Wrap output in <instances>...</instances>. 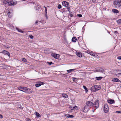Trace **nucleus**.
Instances as JSON below:
<instances>
[{
  "label": "nucleus",
  "instance_id": "obj_1",
  "mask_svg": "<svg viewBox=\"0 0 121 121\" xmlns=\"http://www.w3.org/2000/svg\"><path fill=\"white\" fill-rule=\"evenodd\" d=\"M18 89L20 91L28 94L32 93V91L31 89L24 86H19Z\"/></svg>",
  "mask_w": 121,
  "mask_h": 121
},
{
  "label": "nucleus",
  "instance_id": "obj_2",
  "mask_svg": "<svg viewBox=\"0 0 121 121\" xmlns=\"http://www.w3.org/2000/svg\"><path fill=\"white\" fill-rule=\"evenodd\" d=\"M114 6L116 8H119L121 6V0H115L113 3Z\"/></svg>",
  "mask_w": 121,
  "mask_h": 121
},
{
  "label": "nucleus",
  "instance_id": "obj_3",
  "mask_svg": "<svg viewBox=\"0 0 121 121\" xmlns=\"http://www.w3.org/2000/svg\"><path fill=\"white\" fill-rule=\"evenodd\" d=\"M101 88V87L100 85H96L92 86L91 90L92 92H95L99 90Z\"/></svg>",
  "mask_w": 121,
  "mask_h": 121
},
{
  "label": "nucleus",
  "instance_id": "obj_4",
  "mask_svg": "<svg viewBox=\"0 0 121 121\" xmlns=\"http://www.w3.org/2000/svg\"><path fill=\"white\" fill-rule=\"evenodd\" d=\"M90 108L86 105L84 107L81 108V110L84 112L86 113L89 110Z\"/></svg>",
  "mask_w": 121,
  "mask_h": 121
},
{
  "label": "nucleus",
  "instance_id": "obj_5",
  "mask_svg": "<svg viewBox=\"0 0 121 121\" xmlns=\"http://www.w3.org/2000/svg\"><path fill=\"white\" fill-rule=\"evenodd\" d=\"M99 100H96L95 101L94 103H93V106L95 107V109L99 108Z\"/></svg>",
  "mask_w": 121,
  "mask_h": 121
},
{
  "label": "nucleus",
  "instance_id": "obj_6",
  "mask_svg": "<svg viewBox=\"0 0 121 121\" xmlns=\"http://www.w3.org/2000/svg\"><path fill=\"white\" fill-rule=\"evenodd\" d=\"M86 105L90 108L93 106V103L91 101H87L86 102Z\"/></svg>",
  "mask_w": 121,
  "mask_h": 121
},
{
  "label": "nucleus",
  "instance_id": "obj_7",
  "mask_svg": "<svg viewBox=\"0 0 121 121\" xmlns=\"http://www.w3.org/2000/svg\"><path fill=\"white\" fill-rule=\"evenodd\" d=\"M104 111L105 113H106L108 112L109 110V108L107 104H106L104 105Z\"/></svg>",
  "mask_w": 121,
  "mask_h": 121
},
{
  "label": "nucleus",
  "instance_id": "obj_8",
  "mask_svg": "<svg viewBox=\"0 0 121 121\" xmlns=\"http://www.w3.org/2000/svg\"><path fill=\"white\" fill-rule=\"evenodd\" d=\"M17 2L15 0L10 1L8 3V5H14L16 4Z\"/></svg>",
  "mask_w": 121,
  "mask_h": 121
},
{
  "label": "nucleus",
  "instance_id": "obj_9",
  "mask_svg": "<svg viewBox=\"0 0 121 121\" xmlns=\"http://www.w3.org/2000/svg\"><path fill=\"white\" fill-rule=\"evenodd\" d=\"M62 5L65 7H68L69 5V3L66 1H64L62 2Z\"/></svg>",
  "mask_w": 121,
  "mask_h": 121
},
{
  "label": "nucleus",
  "instance_id": "obj_10",
  "mask_svg": "<svg viewBox=\"0 0 121 121\" xmlns=\"http://www.w3.org/2000/svg\"><path fill=\"white\" fill-rule=\"evenodd\" d=\"M51 55L56 59H58L59 57V55L54 53L51 54Z\"/></svg>",
  "mask_w": 121,
  "mask_h": 121
},
{
  "label": "nucleus",
  "instance_id": "obj_11",
  "mask_svg": "<svg viewBox=\"0 0 121 121\" xmlns=\"http://www.w3.org/2000/svg\"><path fill=\"white\" fill-rule=\"evenodd\" d=\"M1 53L5 55H6L9 56H10V53L5 50H4L1 52Z\"/></svg>",
  "mask_w": 121,
  "mask_h": 121
},
{
  "label": "nucleus",
  "instance_id": "obj_12",
  "mask_svg": "<svg viewBox=\"0 0 121 121\" xmlns=\"http://www.w3.org/2000/svg\"><path fill=\"white\" fill-rule=\"evenodd\" d=\"M107 101L108 103L111 104L115 103L114 100L112 99H108V100Z\"/></svg>",
  "mask_w": 121,
  "mask_h": 121
},
{
  "label": "nucleus",
  "instance_id": "obj_13",
  "mask_svg": "<svg viewBox=\"0 0 121 121\" xmlns=\"http://www.w3.org/2000/svg\"><path fill=\"white\" fill-rule=\"evenodd\" d=\"M112 80L113 82H120L121 83V81L117 78H113L112 79Z\"/></svg>",
  "mask_w": 121,
  "mask_h": 121
},
{
  "label": "nucleus",
  "instance_id": "obj_14",
  "mask_svg": "<svg viewBox=\"0 0 121 121\" xmlns=\"http://www.w3.org/2000/svg\"><path fill=\"white\" fill-rule=\"evenodd\" d=\"M76 54L79 57H82V54L80 52H76Z\"/></svg>",
  "mask_w": 121,
  "mask_h": 121
},
{
  "label": "nucleus",
  "instance_id": "obj_15",
  "mask_svg": "<svg viewBox=\"0 0 121 121\" xmlns=\"http://www.w3.org/2000/svg\"><path fill=\"white\" fill-rule=\"evenodd\" d=\"M7 14L8 15V17H11L12 16V12H10V11L8 12Z\"/></svg>",
  "mask_w": 121,
  "mask_h": 121
},
{
  "label": "nucleus",
  "instance_id": "obj_16",
  "mask_svg": "<svg viewBox=\"0 0 121 121\" xmlns=\"http://www.w3.org/2000/svg\"><path fill=\"white\" fill-rule=\"evenodd\" d=\"M112 11L114 13H118L119 12V11L115 9H112Z\"/></svg>",
  "mask_w": 121,
  "mask_h": 121
},
{
  "label": "nucleus",
  "instance_id": "obj_17",
  "mask_svg": "<svg viewBox=\"0 0 121 121\" xmlns=\"http://www.w3.org/2000/svg\"><path fill=\"white\" fill-rule=\"evenodd\" d=\"M9 0H4L3 1V4L5 6H6V5L7 4H8V3Z\"/></svg>",
  "mask_w": 121,
  "mask_h": 121
},
{
  "label": "nucleus",
  "instance_id": "obj_18",
  "mask_svg": "<svg viewBox=\"0 0 121 121\" xmlns=\"http://www.w3.org/2000/svg\"><path fill=\"white\" fill-rule=\"evenodd\" d=\"M44 52L46 53H48L50 52V50L48 48H47L44 50Z\"/></svg>",
  "mask_w": 121,
  "mask_h": 121
},
{
  "label": "nucleus",
  "instance_id": "obj_19",
  "mask_svg": "<svg viewBox=\"0 0 121 121\" xmlns=\"http://www.w3.org/2000/svg\"><path fill=\"white\" fill-rule=\"evenodd\" d=\"M104 70L101 67L99 68L97 71L98 72H103L104 71Z\"/></svg>",
  "mask_w": 121,
  "mask_h": 121
},
{
  "label": "nucleus",
  "instance_id": "obj_20",
  "mask_svg": "<svg viewBox=\"0 0 121 121\" xmlns=\"http://www.w3.org/2000/svg\"><path fill=\"white\" fill-rule=\"evenodd\" d=\"M62 96L66 98H67L68 97V95L65 93L62 94Z\"/></svg>",
  "mask_w": 121,
  "mask_h": 121
},
{
  "label": "nucleus",
  "instance_id": "obj_21",
  "mask_svg": "<svg viewBox=\"0 0 121 121\" xmlns=\"http://www.w3.org/2000/svg\"><path fill=\"white\" fill-rule=\"evenodd\" d=\"M77 40V39L76 37H73L72 39V41L73 42H75Z\"/></svg>",
  "mask_w": 121,
  "mask_h": 121
},
{
  "label": "nucleus",
  "instance_id": "obj_22",
  "mask_svg": "<svg viewBox=\"0 0 121 121\" xmlns=\"http://www.w3.org/2000/svg\"><path fill=\"white\" fill-rule=\"evenodd\" d=\"M78 108V107L76 106H75L73 107L72 109H71V110H77Z\"/></svg>",
  "mask_w": 121,
  "mask_h": 121
},
{
  "label": "nucleus",
  "instance_id": "obj_23",
  "mask_svg": "<svg viewBox=\"0 0 121 121\" xmlns=\"http://www.w3.org/2000/svg\"><path fill=\"white\" fill-rule=\"evenodd\" d=\"M95 78L97 80L99 81L101 80L103 78V77H95Z\"/></svg>",
  "mask_w": 121,
  "mask_h": 121
},
{
  "label": "nucleus",
  "instance_id": "obj_24",
  "mask_svg": "<svg viewBox=\"0 0 121 121\" xmlns=\"http://www.w3.org/2000/svg\"><path fill=\"white\" fill-rule=\"evenodd\" d=\"M67 116V117L68 118H73L74 117V116L72 115H68L67 114H65L64 116Z\"/></svg>",
  "mask_w": 121,
  "mask_h": 121
},
{
  "label": "nucleus",
  "instance_id": "obj_25",
  "mask_svg": "<svg viewBox=\"0 0 121 121\" xmlns=\"http://www.w3.org/2000/svg\"><path fill=\"white\" fill-rule=\"evenodd\" d=\"M35 115H36L37 117H40L41 116L37 112H35Z\"/></svg>",
  "mask_w": 121,
  "mask_h": 121
},
{
  "label": "nucleus",
  "instance_id": "obj_26",
  "mask_svg": "<svg viewBox=\"0 0 121 121\" xmlns=\"http://www.w3.org/2000/svg\"><path fill=\"white\" fill-rule=\"evenodd\" d=\"M76 69H72L67 70V71L68 73H70L72 72V71H74Z\"/></svg>",
  "mask_w": 121,
  "mask_h": 121
},
{
  "label": "nucleus",
  "instance_id": "obj_27",
  "mask_svg": "<svg viewBox=\"0 0 121 121\" xmlns=\"http://www.w3.org/2000/svg\"><path fill=\"white\" fill-rule=\"evenodd\" d=\"M117 23L119 24H121V19H119L117 21Z\"/></svg>",
  "mask_w": 121,
  "mask_h": 121
},
{
  "label": "nucleus",
  "instance_id": "obj_28",
  "mask_svg": "<svg viewBox=\"0 0 121 121\" xmlns=\"http://www.w3.org/2000/svg\"><path fill=\"white\" fill-rule=\"evenodd\" d=\"M83 87L84 89L85 90L86 92H87L88 91L87 88L86 86H83Z\"/></svg>",
  "mask_w": 121,
  "mask_h": 121
},
{
  "label": "nucleus",
  "instance_id": "obj_29",
  "mask_svg": "<svg viewBox=\"0 0 121 121\" xmlns=\"http://www.w3.org/2000/svg\"><path fill=\"white\" fill-rule=\"evenodd\" d=\"M16 30H17L18 32H20L22 33H23L24 32V31H23L19 30L18 28H17Z\"/></svg>",
  "mask_w": 121,
  "mask_h": 121
},
{
  "label": "nucleus",
  "instance_id": "obj_30",
  "mask_svg": "<svg viewBox=\"0 0 121 121\" xmlns=\"http://www.w3.org/2000/svg\"><path fill=\"white\" fill-rule=\"evenodd\" d=\"M35 86L36 87H38L39 86H41V85H40V84H39L38 82H37V83L35 84Z\"/></svg>",
  "mask_w": 121,
  "mask_h": 121
},
{
  "label": "nucleus",
  "instance_id": "obj_31",
  "mask_svg": "<svg viewBox=\"0 0 121 121\" xmlns=\"http://www.w3.org/2000/svg\"><path fill=\"white\" fill-rule=\"evenodd\" d=\"M22 60L25 62H27V60L25 58H23L22 59Z\"/></svg>",
  "mask_w": 121,
  "mask_h": 121
},
{
  "label": "nucleus",
  "instance_id": "obj_32",
  "mask_svg": "<svg viewBox=\"0 0 121 121\" xmlns=\"http://www.w3.org/2000/svg\"><path fill=\"white\" fill-rule=\"evenodd\" d=\"M61 7H62L61 6L60 4H59L58 5V6L57 7V8H58V9H61Z\"/></svg>",
  "mask_w": 121,
  "mask_h": 121
},
{
  "label": "nucleus",
  "instance_id": "obj_33",
  "mask_svg": "<svg viewBox=\"0 0 121 121\" xmlns=\"http://www.w3.org/2000/svg\"><path fill=\"white\" fill-rule=\"evenodd\" d=\"M29 37H30V38L31 39H33L34 38L33 36L31 35H29Z\"/></svg>",
  "mask_w": 121,
  "mask_h": 121
},
{
  "label": "nucleus",
  "instance_id": "obj_34",
  "mask_svg": "<svg viewBox=\"0 0 121 121\" xmlns=\"http://www.w3.org/2000/svg\"><path fill=\"white\" fill-rule=\"evenodd\" d=\"M44 8H45V13L46 14H47V9L46 7H45V6H44Z\"/></svg>",
  "mask_w": 121,
  "mask_h": 121
},
{
  "label": "nucleus",
  "instance_id": "obj_35",
  "mask_svg": "<svg viewBox=\"0 0 121 121\" xmlns=\"http://www.w3.org/2000/svg\"><path fill=\"white\" fill-rule=\"evenodd\" d=\"M38 82L39 84L41 85H43L44 84V83L43 82Z\"/></svg>",
  "mask_w": 121,
  "mask_h": 121
},
{
  "label": "nucleus",
  "instance_id": "obj_36",
  "mask_svg": "<svg viewBox=\"0 0 121 121\" xmlns=\"http://www.w3.org/2000/svg\"><path fill=\"white\" fill-rule=\"evenodd\" d=\"M119 73H118L117 74L118 75H121V70H120L119 71Z\"/></svg>",
  "mask_w": 121,
  "mask_h": 121
},
{
  "label": "nucleus",
  "instance_id": "obj_37",
  "mask_svg": "<svg viewBox=\"0 0 121 121\" xmlns=\"http://www.w3.org/2000/svg\"><path fill=\"white\" fill-rule=\"evenodd\" d=\"M77 16H78L79 17H82V15L81 14H78Z\"/></svg>",
  "mask_w": 121,
  "mask_h": 121
},
{
  "label": "nucleus",
  "instance_id": "obj_38",
  "mask_svg": "<svg viewBox=\"0 0 121 121\" xmlns=\"http://www.w3.org/2000/svg\"><path fill=\"white\" fill-rule=\"evenodd\" d=\"M116 113H121V111H117L116 112Z\"/></svg>",
  "mask_w": 121,
  "mask_h": 121
},
{
  "label": "nucleus",
  "instance_id": "obj_39",
  "mask_svg": "<svg viewBox=\"0 0 121 121\" xmlns=\"http://www.w3.org/2000/svg\"><path fill=\"white\" fill-rule=\"evenodd\" d=\"M96 0H92V2L93 3H95L96 2Z\"/></svg>",
  "mask_w": 121,
  "mask_h": 121
},
{
  "label": "nucleus",
  "instance_id": "obj_40",
  "mask_svg": "<svg viewBox=\"0 0 121 121\" xmlns=\"http://www.w3.org/2000/svg\"><path fill=\"white\" fill-rule=\"evenodd\" d=\"M48 63L49 65H51L52 64V62H48Z\"/></svg>",
  "mask_w": 121,
  "mask_h": 121
},
{
  "label": "nucleus",
  "instance_id": "obj_41",
  "mask_svg": "<svg viewBox=\"0 0 121 121\" xmlns=\"http://www.w3.org/2000/svg\"><path fill=\"white\" fill-rule=\"evenodd\" d=\"M67 9H68V10L70 12V8L69 7H68L67 8Z\"/></svg>",
  "mask_w": 121,
  "mask_h": 121
},
{
  "label": "nucleus",
  "instance_id": "obj_42",
  "mask_svg": "<svg viewBox=\"0 0 121 121\" xmlns=\"http://www.w3.org/2000/svg\"><path fill=\"white\" fill-rule=\"evenodd\" d=\"M76 78H73V81L75 82V80L76 79Z\"/></svg>",
  "mask_w": 121,
  "mask_h": 121
},
{
  "label": "nucleus",
  "instance_id": "obj_43",
  "mask_svg": "<svg viewBox=\"0 0 121 121\" xmlns=\"http://www.w3.org/2000/svg\"><path fill=\"white\" fill-rule=\"evenodd\" d=\"M117 59L119 60H121V56H119L118 57Z\"/></svg>",
  "mask_w": 121,
  "mask_h": 121
},
{
  "label": "nucleus",
  "instance_id": "obj_44",
  "mask_svg": "<svg viewBox=\"0 0 121 121\" xmlns=\"http://www.w3.org/2000/svg\"><path fill=\"white\" fill-rule=\"evenodd\" d=\"M30 119L29 118H26V121H29Z\"/></svg>",
  "mask_w": 121,
  "mask_h": 121
},
{
  "label": "nucleus",
  "instance_id": "obj_45",
  "mask_svg": "<svg viewBox=\"0 0 121 121\" xmlns=\"http://www.w3.org/2000/svg\"><path fill=\"white\" fill-rule=\"evenodd\" d=\"M3 118V117L0 114V118Z\"/></svg>",
  "mask_w": 121,
  "mask_h": 121
},
{
  "label": "nucleus",
  "instance_id": "obj_46",
  "mask_svg": "<svg viewBox=\"0 0 121 121\" xmlns=\"http://www.w3.org/2000/svg\"><path fill=\"white\" fill-rule=\"evenodd\" d=\"M114 33H116V34H117V33H118V32L117 31H115L114 32Z\"/></svg>",
  "mask_w": 121,
  "mask_h": 121
},
{
  "label": "nucleus",
  "instance_id": "obj_47",
  "mask_svg": "<svg viewBox=\"0 0 121 121\" xmlns=\"http://www.w3.org/2000/svg\"><path fill=\"white\" fill-rule=\"evenodd\" d=\"M70 16L71 17H73V15L72 14H71L70 15Z\"/></svg>",
  "mask_w": 121,
  "mask_h": 121
},
{
  "label": "nucleus",
  "instance_id": "obj_48",
  "mask_svg": "<svg viewBox=\"0 0 121 121\" xmlns=\"http://www.w3.org/2000/svg\"><path fill=\"white\" fill-rule=\"evenodd\" d=\"M38 22V21H37L36 22H35V24H37V23Z\"/></svg>",
  "mask_w": 121,
  "mask_h": 121
},
{
  "label": "nucleus",
  "instance_id": "obj_49",
  "mask_svg": "<svg viewBox=\"0 0 121 121\" xmlns=\"http://www.w3.org/2000/svg\"><path fill=\"white\" fill-rule=\"evenodd\" d=\"M72 108H73V107H70V108L71 110V109H72Z\"/></svg>",
  "mask_w": 121,
  "mask_h": 121
},
{
  "label": "nucleus",
  "instance_id": "obj_50",
  "mask_svg": "<svg viewBox=\"0 0 121 121\" xmlns=\"http://www.w3.org/2000/svg\"><path fill=\"white\" fill-rule=\"evenodd\" d=\"M46 16H46V17L47 18H48V17H47V14H46Z\"/></svg>",
  "mask_w": 121,
  "mask_h": 121
},
{
  "label": "nucleus",
  "instance_id": "obj_51",
  "mask_svg": "<svg viewBox=\"0 0 121 121\" xmlns=\"http://www.w3.org/2000/svg\"><path fill=\"white\" fill-rule=\"evenodd\" d=\"M5 68H7V66H5Z\"/></svg>",
  "mask_w": 121,
  "mask_h": 121
},
{
  "label": "nucleus",
  "instance_id": "obj_52",
  "mask_svg": "<svg viewBox=\"0 0 121 121\" xmlns=\"http://www.w3.org/2000/svg\"><path fill=\"white\" fill-rule=\"evenodd\" d=\"M0 76H3V75H1V74H0Z\"/></svg>",
  "mask_w": 121,
  "mask_h": 121
},
{
  "label": "nucleus",
  "instance_id": "obj_53",
  "mask_svg": "<svg viewBox=\"0 0 121 121\" xmlns=\"http://www.w3.org/2000/svg\"><path fill=\"white\" fill-rule=\"evenodd\" d=\"M82 29H83V30L84 29L83 28H83H82Z\"/></svg>",
  "mask_w": 121,
  "mask_h": 121
},
{
  "label": "nucleus",
  "instance_id": "obj_54",
  "mask_svg": "<svg viewBox=\"0 0 121 121\" xmlns=\"http://www.w3.org/2000/svg\"><path fill=\"white\" fill-rule=\"evenodd\" d=\"M82 29H83V30L84 29L83 28H83H82Z\"/></svg>",
  "mask_w": 121,
  "mask_h": 121
},
{
  "label": "nucleus",
  "instance_id": "obj_55",
  "mask_svg": "<svg viewBox=\"0 0 121 121\" xmlns=\"http://www.w3.org/2000/svg\"><path fill=\"white\" fill-rule=\"evenodd\" d=\"M120 87L121 88V86H120Z\"/></svg>",
  "mask_w": 121,
  "mask_h": 121
}]
</instances>
